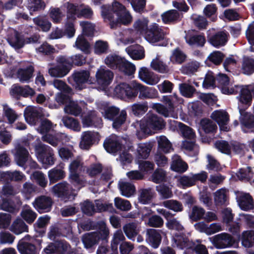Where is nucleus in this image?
<instances>
[{"label": "nucleus", "instance_id": "f257e3e1", "mask_svg": "<svg viewBox=\"0 0 254 254\" xmlns=\"http://www.w3.org/2000/svg\"><path fill=\"white\" fill-rule=\"evenodd\" d=\"M139 126L140 131L137 132L139 135L140 132L143 134L150 133L152 130H159L163 128L165 124L162 119L156 115L149 116L147 119L142 120L137 125Z\"/></svg>", "mask_w": 254, "mask_h": 254}, {"label": "nucleus", "instance_id": "f03ea898", "mask_svg": "<svg viewBox=\"0 0 254 254\" xmlns=\"http://www.w3.org/2000/svg\"><path fill=\"white\" fill-rule=\"evenodd\" d=\"M103 114L105 118L110 120H114L113 127L115 128H119L125 123L126 119V112L125 110L120 112L119 109L115 106L107 108Z\"/></svg>", "mask_w": 254, "mask_h": 254}, {"label": "nucleus", "instance_id": "7ed1b4c3", "mask_svg": "<svg viewBox=\"0 0 254 254\" xmlns=\"http://www.w3.org/2000/svg\"><path fill=\"white\" fill-rule=\"evenodd\" d=\"M101 16H110L115 14L116 16H131L125 5L115 0L112 4H103L101 7Z\"/></svg>", "mask_w": 254, "mask_h": 254}, {"label": "nucleus", "instance_id": "20e7f679", "mask_svg": "<svg viewBox=\"0 0 254 254\" xmlns=\"http://www.w3.org/2000/svg\"><path fill=\"white\" fill-rule=\"evenodd\" d=\"M58 65L49 69V73L52 76L63 77L65 76L71 69V64L63 56L59 57L57 60Z\"/></svg>", "mask_w": 254, "mask_h": 254}, {"label": "nucleus", "instance_id": "39448f33", "mask_svg": "<svg viewBox=\"0 0 254 254\" xmlns=\"http://www.w3.org/2000/svg\"><path fill=\"white\" fill-rule=\"evenodd\" d=\"M58 65L49 69V73L52 76L63 77L65 76L71 69V64L63 56L59 57L57 60Z\"/></svg>", "mask_w": 254, "mask_h": 254}, {"label": "nucleus", "instance_id": "423d86ee", "mask_svg": "<svg viewBox=\"0 0 254 254\" xmlns=\"http://www.w3.org/2000/svg\"><path fill=\"white\" fill-rule=\"evenodd\" d=\"M114 95L121 99H131L137 96V92L135 91L132 89L131 82L129 84L126 83H121L115 87Z\"/></svg>", "mask_w": 254, "mask_h": 254}, {"label": "nucleus", "instance_id": "0eeeda50", "mask_svg": "<svg viewBox=\"0 0 254 254\" xmlns=\"http://www.w3.org/2000/svg\"><path fill=\"white\" fill-rule=\"evenodd\" d=\"M210 117L218 124L221 130L228 131L230 130V127L228 126L229 116L226 111L223 110L214 111L212 113Z\"/></svg>", "mask_w": 254, "mask_h": 254}, {"label": "nucleus", "instance_id": "6e6552de", "mask_svg": "<svg viewBox=\"0 0 254 254\" xmlns=\"http://www.w3.org/2000/svg\"><path fill=\"white\" fill-rule=\"evenodd\" d=\"M131 86L133 90L137 93L139 92L140 99L155 98L158 96V91L155 88L145 86L135 81H131Z\"/></svg>", "mask_w": 254, "mask_h": 254}, {"label": "nucleus", "instance_id": "1a4fd4ad", "mask_svg": "<svg viewBox=\"0 0 254 254\" xmlns=\"http://www.w3.org/2000/svg\"><path fill=\"white\" fill-rule=\"evenodd\" d=\"M53 192L59 197H63L66 201V198L72 200L76 193L72 191L68 184L65 182L58 184L52 188Z\"/></svg>", "mask_w": 254, "mask_h": 254}, {"label": "nucleus", "instance_id": "9d476101", "mask_svg": "<svg viewBox=\"0 0 254 254\" xmlns=\"http://www.w3.org/2000/svg\"><path fill=\"white\" fill-rule=\"evenodd\" d=\"M95 76L97 83L103 87H106L112 82L114 73L106 67L102 66L97 69Z\"/></svg>", "mask_w": 254, "mask_h": 254}, {"label": "nucleus", "instance_id": "9b49d317", "mask_svg": "<svg viewBox=\"0 0 254 254\" xmlns=\"http://www.w3.org/2000/svg\"><path fill=\"white\" fill-rule=\"evenodd\" d=\"M7 41L15 50L21 49L25 44L23 36L12 28H9L8 30Z\"/></svg>", "mask_w": 254, "mask_h": 254}, {"label": "nucleus", "instance_id": "f8f14e48", "mask_svg": "<svg viewBox=\"0 0 254 254\" xmlns=\"http://www.w3.org/2000/svg\"><path fill=\"white\" fill-rule=\"evenodd\" d=\"M212 242L216 248L224 249L232 246L235 240L230 234L223 233L215 236Z\"/></svg>", "mask_w": 254, "mask_h": 254}, {"label": "nucleus", "instance_id": "ddd939ff", "mask_svg": "<svg viewBox=\"0 0 254 254\" xmlns=\"http://www.w3.org/2000/svg\"><path fill=\"white\" fill-rule=\"evenodd\" d=\"M165 33L156 24L150 26L144 33V37L150 43H155L164 39Z\"/></svg>", "mask_w": 254, "mask_h": 254}, {"label": "nucleus", "instance_id": "4468645a", "mask_svg": "<svg viewBox=\"0 0 254 254\" xmlns=\"http://www.w3.org/2000/svg\"><path fill=\"white\" fill-rule=\"evenodd\" d=\"M138 33L133 31L118 32L116 34V40L118 45H128L134 43L139 37Z\"/></svg>", "mask_w": 254, "mask_h": 254}, {"label": "nucleus", "instance_id": "2eb2a0df", "mask_svg": "<svg viewBox=\"0 0 254 254\" xmlns=\"http://www.w3.org/2000/svg\"><path fill=\"white\" fill-rule=\"evenodd\" d=\"M70 249L65 242L60 241L49 244L44 250L43 254H64Z\"/></svg>", "mask_w": 254, "mask_h": 254}, {"label": "nucleus", "instance_id": "dca6fc26", "mask_svg": "<svg viewBox=\"0 0 254 254\" xmlns=\"http://www.w3.org/2000/svg\"><path fill=\"white\" fill-rule=\"evenodd\" d=\"M100 140L98 133L94 131H85L82 133L80 147L83 149H88L93 144Z\"/></svg>", "mask_w": 254, "mask_h": 254}, {"label": "nucleus", "instance_id": "f3484780", "mask_svg": "<svg viewBox=\"0 0 254 254\" xmlns=\"http://www.w3.org/2000/svg\"><path fill=\"white\" fill-rule=\"evenodd\" d=\"M52 203L53 202L50 197L41 196L37 198L32 204L39 212L44 213L50 211Z\"/></svg>", "mask_w": 254, "mask_h": 254}, {"label": "nucleus", "instance_id": "a211bd4d", "mask_svg": "<svg viewBox=\"0 0 254 254\" xmlns=\"http://www.w3.org/2000/svg\"><path fill=\"white\" fill-rule=\"evenodd\" d=\"M85 104L84 102H77L69 100L64 108L65 113L75 116H79L84 110Z\"/></svg>", "mask_w": 254, "mask_h": 254}, {"label": "nucleus", "instance_id": "6ab92c4d", "mask_svg": "<svg viewBox=\"0 0 254 254\" xmlns=\"http://www.w3.org/2000/svg\"><path fill=\"white\" fill-rule=\"evenodd\" d=\"M139 78L149 85H155L160 80L159 77L146 67H141L138 72Z\"/></svg>", "mask_w": 254, "mask_h": 254}, {"label": "nucleus", "instance_id": "aec40b11", "mask_svg": "<svg viewBox=\"0 0 254 254\" xmlns=\"http://www.w3.org/2000/svg\"><path fill=\"white\" fill-rule=\"evenodd\" d=\"M243 90H245L246 92H242V94H239L237 97V99L240 103L246 106H248L251 103L252 96L254 98V84L243 85Z\"/></svg>", "mask_w": 254, "mask_h": 254}, {"label": "nucleus", "instance_id": "412c9836", "mask_svg": "<svg viewBox=\"0 0 254 254\" xmlns=\"http://www.w3.org/2000/svg\"><path fill=\"white\" fill-rule=\"evenodd\" d=\"M90 73L89 71L81 70L75 72L70 78L73 80V85L76 88L81 89L83 88V84L88 81Z\"/></svg>", "mask_w": 254, "mask_h": 254}, {"label": "nucleus", "instance_id": "4be33fe9", "mask_svg": "<svg viewBox=\"0 0 254 254\" xmlns=\"http://www.w3.org/2000/svg\"><path fill=\"white\" fill-rule=\"evenodd\" d=\"M10 93L12 96L15 97L22 96L24 97H32L35 94V90L28 85L22 87L14 85L12 86Z\"/></svg>", "mask_w": 254, "mask_h": 254}, {"label": "nucleus", "instance_id": "5701e85b", "mask_svg": "<svg viewBox=\"0 0 254 254\" xmlns=\"http://www.w3.org/2000/svg\"><path fill=\"white\" fill-rule=\"evenodd\" d=\"M240 114V121L242 125L243 130L247 132L246 128L250 129L254 127V118L250 113L246 112L239 106Z\"/></svg>", "mask_w": 254, "mask_h": 254}, {"label": "nucleus", "instance_id": "b1692460", "mask_svg": "<svg viewBox=\"0 0 254 254\" xmlns=\"http://www.w3.org/2000/svg\"><path fill=\"white\" fill-rule=\"evenodd\" d=\"M25 179V176L22 173L17 171L0 173V182L2 183L9 181H21Z\"/></svg>", "mask_w": 254, "mask_h": 254}, {"label": "nucleus", "instance_id": "393cba45", "mask_svg": "<svg viewBox=\"0 0 254 254\" xmlns=\"http://www.w3.org/2000/svg\"><path fill=\"white\" fill-rule=\"evenodd\" d=\"M40 109L37 108L28 106L24 111V117L26 121L30 125H34L36 124L38 117L40 116Z\"/></svg>", "mask_w": 254, "mask_h": 254}, {"label": "nucleus", "instance_id": "a878e982", "mask_svg": "<svg viewBox=\"0 0 254 254\" xmlns=\"http://www.w3.org/2000/svg\"><path fill=\"white\" fill-rule=\"evenodd\" d=\"M105 149L109 153H115L121 148V145L117 136L112 135L107 138L104 143Z\"/></svg>", "mask_w": 254, "mask_h": 254}, {"label": "nucleus", "instance_id": "bb28decb", "mask_svg": "<svg viewBox=\"0 0 254 254\" xmlns=\"http://www.w3.org/2000/svg\"><path fill=\"white\" fill-rule=\"evenodd\" d=\"M25 67L19 69L17 72V77L22 82H28L32 77L34 71L33 67L28 63Z\"/></svg>", "mask_w": 254, "mask_h": 254}, {"label": "nucleus", "instance_id": "cd10ccee", "mask_svg": "<svg viewBox=\"0 0 254 254\" xmlns=\"http://www.w3.org/2000/svg\"><path fill=\"white\" fill-rule=\"evenodd\" d=\"M30 155L28 151L22 147H18L16 149L15 154V160L17 164L23 167L25 164L28 161Z\"/></svg>", "mask_w": 254, "mask_h": 254}, {"label": "nucleus", "instance_id": "c85d7f7f", "mask_svg": "<svg viewBox=\"0 0 254 254\" xmlns=\"http://www.w3.org/2000/svg\"><path fill=\"white\" fill-rule=\"evenodd\" d=\"M100 240V237L97 232H92L85 234L82 237V241L86 249L91 248L97 244Z\"/></svg>", "mask_w": 254, "mask_h": 254}, {"label": "nucleus", "instance_id": "c756f323", "mask_svg": "<svg viewBox=\"0 0 254 254\" xmlns=\"http://www.w3.org/2000/svg\"><path fill=\"white\" fill-rule=\"evenodd\" d=\"M171 168L175 172L184 173L188 170V165L181 159L179 156L175 155L172 158Z\"/></svg>", "mask_w": 254, "mask_h": 254}, {"label": "nucleus", "instance_id": "7c9ffc66", "mask_svg": "<svg viewBox=\"0 0 254 254\" xmlns=\"http://www.w3.org/2000/svg\"><path fill=\"white\" fill-rule=\"evenodd\" d=\"M220 89L222 93L227 95L236 94L238 93H239L240 94H242V92H246L245 90H243V85L234 84L230 81L228 84L221 86Z\"/></svg>", "mask_w": 254, "mask_h": 254}, {"label": "nucleus", "instance_id": "2f4dec72", "mask_svg": "<svg viewBox=\"0 0 254 254\" xmlns=\"http://www.w3.org/2000/svg\"><path fill=\"white\" fill-rule=\"evenodd\" d=\"M228 35L227 32L220 31L210 38L209 41L214 47L223 46L227 41Z\"/></svg>", "mask_w": 254, "mask_h": 254}, {"label": "nucleus", "instance_id": "473e14b6", "mask_svg": "<svg viewBox=\"0 0 254 254\" xmlns=\"http://www.w3.org/2000/svg\"><path fill=\"white\" fill-rule=\"evenodd\" d=\"M17 249L21 254H36L37 250L35 246L24 240H21L18 245Z\"/></svg>", "mask_w": 254, "mask_h": 254}, {"label": "nucleus", "instance_id": "72a5a7b5", "mask_svg": "<svg viewBox=\"0 0 254 254\" xmlns=\"http://www.w3.org/2000/svg\"><path fill=\"white\" fill-rule=\"evenodd\" d=\"M147 235L148 240L151 246L154 248H158L161 241L160 232L155 229H150L147 230Z\"/></svg>", "mask_w": 254, "mask_h": 254}, {"label": "nucleus", "instance_id": "f704fd0d", "mask_svg": "<svg viewBox=\"0 0 254 254\" xmlns=\"http://www.w3.org/2000/svg\"><path fill=\"white\" fill-rule=\"evenodd\" d=\"M101 118L96 117L94 112H91L89 114L83 117L82 122L83 127H88L91 126H97L101 123Z\"/></svg>", "mask_w": 254, "mask_h": 254}, {"label": "nucleus", "instance_id": "c9c22d12", "mask_svg": "<svg viewBox=\"0 0 254 254\" xmlns=\"http://www.w3.org/2000/svg\"><path fill=\"white\" fill-rule=\"evenodd\" d=\"M55 157L53 149H49L47 152L38 160L42 164L44 168L47 169L54 164Z\"/></svg>", "mask_w": 254, "mask_h": 254}, {"label": "nucleus", "instance_id": "e433bc0d", "mask_svg": "<svg viewBox=\"0 0 254 254\" xmlns=\"http://www.w3.org/2000/svg\"><path fill=\"white\" fill-rule=\"evenodd\" d=\"M239 204L240 208L248 210L253 207V199L248 193H242L239 196Z\"/></svg>", "mask_w": 254, "mask_h": 254}, {"label": "nucleus", "instance_id": "4c0bfd02", "mask_svg": "<svg viewBox=\"0 0 254 254\" xmlns=\"http://www.w3.org/2000/svg\"><path fill=\"white\" fill-rule=\"evenodd\" d=\"M129 56L134 60L141 59L144 57L143 48L140 45L127 47L126 49Z\"/></svg>", "mask_w": 254, "mask_h": 254}, {"label": "nucleus", "instance_id": "58836bf2", "mask_svg": "<svg viewBox=\"0 0 254 254\" xmlns=\"http://www.w3.org/2000/svg\"><path fill=\"white\" fill-rule=\"evenodd\" d=\"M9 230L16 235L28 231V227L21 219H16L12 223Z\"/></svg>", "mask_w": 254, "mask_h": 254}, {"label": "nucleus", "instance_id": "ea45409f", "mask_svg": "<svg viewBox=\"0 0 254 254\" xmlns=\"http://www.w3.org/2000/svg\"><path fill=\"white\" fill-rule=\"evenodd\" d=\"M119 188L122 195L127 197H129L133 195L135 191L134 186L127 182H120L119 183Z\"/></svg>", "mask_w": 254, "mask_h": 254}, {"label": "nucleus", "instance_id": "a19ab883", "mask_svg": "<svg viewBox=\"0 0 254 254\" xmlns=\"http://www.w3.org/2000/svg\"><path fill=\"white\" fill-rule=\"evenodd\" d=\"M157 138L159 151L167 153L170 152L173 149L171 142L166 136H160Z\"/></svg>", "mask_w": 254, "mask_h": 254}, {"label": "nucleus", "instance_id": "79ce46f5", "mask_svg": "<svg viewBox=\"0 0 254 254\" xmlns=\"http://www.w3.org/2000/svg\"><path fill=\"white\" fill-rule=\"evenodd\" d=\"M162 101L174 110L175 107L178 104H181L183 100L176 94H173L169 96H163Z\"/></svg>", "mask_w": 254, "mask_h": 254}, {"label": "nucleus", "instance_id": "37998d69", "mask_svg": "<svg viewBox=\"0 0 254 254\" xmlns=\"http://www.w3.org/2000/svg\"><path fill=\"white\" fill-rule=\"evenodd\" d=\"M185 39L186 42L190 46L196 45L202 47L206 42L204 37L202 35L191 36L189 33L186 35Z\"/></svg>", "mask_w": 254, "mask_h": 254}, {"label": "nucleus", "instance_id": "c03bdc74", "mask_svg": "<svg viewBox=\"0 0 254 254\" xmlns=\"http://www.w3.org/2000/svg\"><path fill=\"white\" fill-rule=\"evenodd\" d=\"M118 69L125 74L130 75L134 73L135 67L134 64L123 58Z\"/></svg>", "mask_w": 254, "mask_h": 254}, {"label": "nucleus", "instance_id": "a18cd8bd", "mask_svg": "<svg viewBox=\"0 0 254 254\" xmlns=\"http://www.w3.org/2000/svg\"><path fill=\"white\" fill-rule=\"evenodd\" d=\"M64 125L67 127L70 128L75 131H79L81 129V127L79 122L75 119L65 116L62 119Z\"/></svg>", "mask_w": 254, "mask_h": 254}, {"label": "nucleus", "instance_id": "49530a36", "mask_svg": "<svg viewBox=\"0 0 254 254\" xmlns=\"http://www.w3.org/2000/svg\"><path fill=\"white\" fill-rule=\"evenodd\" d=\"M152 146L148 143H141L138 144L136 149L137 156L138 158H146L148 157Z\"/></svg>", "mask_w": 254, "mask_h": 254}, {"label": "nucleus", "instance_id": "de8ad7c7", "mask_svg": "<svg viewBox=\"0 0 254 254\" xmlns=\"http://www.w3.org/2000/svg\"><path fill=\"white\" fill-rule=\"evenodd\" d=\"M123 58L116 55H109L104 60L105 64L113 69H118Z\"/></svg>", "mask_w": 254, "mask_h": 254}, {"label": "nucleus", "instance_id": "09e8293b", "mask_svg": "<svg viewBox=\"0 0 254 254\" xmlns=\"http://www.w3.org/2000/svg\"><path fill=\"white\" fill-rule=\"evenodd\" d=\"M123 230L127 237L130 239H133L139 232L138 225L135 223L126 224L124 226Z\"/></svg>", "mask_w": 254, "mask_h": 254}, {"label": "nucleus", "instance_id": "8fccbe9b", "mask_svg": "<svg viewBox=\"0 0 254 254\" xmlns=\"http://www.w3.org/2000/svg\"><path fill=\"white\" fill-rule=\"evenodd\" d=\"M114 17H105V21L109 22L111 28H113L117 26L118 24H122L124 25H127L129 24L131 21V17H118L116 21L114 22Z\"/></svg>", "mask_w": 254, "mask_h": 254}, {"label": "nucleus", "instance_id": "3c124183", "mask_svg": "<svg viewBox=\"0 0 254 254\" xmlns=\"http://www.w3.org/2000/svg\"><path fill=\"white\" fill-rule=\"evenodd\" d=\"M207 164L206 168L208 171H219L222 169L220 163L217 160L210 154H207L206 156Z\"/></svg>", "mask_w": 254, "mask_h": 254}, {"label": "nucleus", "instance_id": "603ef678", "mask_svg": "<svg viewBox=\"0 0 254 254\" xmlns=\"http://www.w3.org/2000/svg\"><path fill=\"white\" fill-rule=\"evenodd\" d=\"M200 66V64L197 61H192L188 63L186 65L183 66L181 71L183 73L187 74H193L197 72Z\"/></svg>", "mask_w": 254, "mask_h": 254}, {"label": "nucleus", "instance_id": "864d4df0", "mask_svg": "<svg viewBox=\"0 0 254 254\" xmlns=\"http://www.w3.org/2000/svg\"><path fill=\"white\" fill-rule=\"evenodd\" d=\"M228 191L225 189H221L214 194V201L217 205H223L227 200Z\"/></svg>", "mask_w": 254, "mask_h": 254}, {"label": "nucleus", "instance_id": "5fc2aeb1", "mask_svg": "<svg viewBox=\"0 0 254 254\" xmlns=\"http://www.w3.org/2000/svg\"><path fill=\"white\" fill-rule=\"evenodd\" d=\"M46 4L42 0H30L28 7L30 14L32 15L34 12L43 10Z\"/></svg>", "mask_w": 254, "mask_h": 254}, {"label": "nucleus", "instance_id": "6e6d98bb", "mask_svg": "<svg viewBox=\"0 0 254 254\" xmlns=\"http://www.w3.org/2000/svg\"><path fill=\"white\" fill-rule=\"evenodd\" d=\"M114 204L116 207L121 211H127L131 208V204L128 200L119 197L114 199Z\"/></svg>", "mask_w": 254, "mask_h": 254}, {"label": "nucleus", "instance_id": "4d7b16f0", "mask_svg": "<svg viewBox=\"0 0 254 254\" xmlns=\"http://www.w3.org/2000/svg\"><path fill=\"white\" fill-rule=\"evenodd\" d=\"M64 171L56 168L52 169L48 172V177L51 183H55L59 180L64 178Z\"/></svg>", "mask_w": 254, "mask_h": 254}, {"label": "nucleus", "instance_id": "13d9d810", "mask_svg": "<svg viewBox=\"0 0 254 254\" xmlns=\"http://www.w3.org/2000/svg\"><path fill=\"white\" fill-rule=\"evenodd\" d=\"M21 217L28 223H32L36 219L37 214L29 207H25L21 212Z\"/></svg>", "mask_w": 254, "mask_h": 254}, {"label": "nucleus", "instance_id": "bf43d9fd", "mask_svg": "<svg viewBox=\"0 0 254 254\" xmlns=\"http://www.w3.org/2000/svg\"><path fill=\"white\" fill-rule=\"evenodd\" d=\"M186 59V55L178 49L174 50L170 57V61L173 64H181Z\"/></svg>", "mask_w": 254, "mask_h": 254}, {"label": "nucleus", "instance_id": "052dcab7", "mask_svg": "<svg viewBox=\"0 0 254 254\" xmlns=\"http://www.w3.org/2000/svg\"><path fill=\"white\" fill-rule=\"evenodd\" d=\"M243 72L247 75L254 72V59L249 58L244 59L242 64Z\"/></svg>", "mask_w": 254, "mask_h": 254}, {"label": "nucleus", "instance_id": "680f3d73", "mask_svg": "<svg viewBox=\"0 0 254 254\" xmlns=\"http://www.w3.org/2000/svg\"><path fill=\"white\" fill-rule=\"evenodd\" d=\"M151 67L155 70L158 71L161 73H166L168 71V68L162 61L158 57L153 59L151 63Z\"/></svg>", "mask_w": 254, "mask_h": 254}, {"label": "nucleus", "instance_id": "e2e57ef3", "mask_svg": "<svg viewBox=\"0 0 254 254\" xmlns=\"http://www.w3.org/2000/svg\"><path fill=\"white\" fill-rule=\"evenodd\" d=\"M236 175L239 180L247 181H250L253 177V173L249 167L240 169Z\"/></svg>", "mask_w": 254, "mask_h": 254}, {"label": "nucleus", "instance_id": "0e129e2a", "mask_svg": "<svg viewBox=\"0 0 254 254\" xmlns=\"http://www.w3.org/2000/svg\"><path fill=\"white\" fill-rule=\"evenodd\" d=\"M37 144L34 145L35 154L38 160L47 152L49 149H52L50 147L42 143L39 139L36 140Z\"/></svg>", "mask_w": 254, "mask_h": 254}, {"label": "nucleus", "instance_id": "69168bd1", "mask_svg": "<svg viewBox=\"0 0 254 254\" xmlns=\"http://www.w3.org/2000/svg\"><path fill=\"white\" fill-rule=\"evenodd\" d=\"M153 195L154 193L150 189H142L140 191L138 200L141 203L146 204L151 200Z\"/></svg>", "mask_w": 254, "mask_h": 254}, {"label": "nucleus", "instance_id": "338daca9", "mask_svg": "<svg viewBox=\"0 0 254 254\" xmlns=\"http://www.w3.org/2000/svg\"><path fill=\"white\" fill-rule=\"evenodd\" d=\"M96 228L98 230L97 233L99 236L100 240H106L109 236V230L107 227L104 221H101L97 223Z\"/></svg>", "mask_w": 254, "mask_h": 254}, {"label": "nucleus", "instance_id": "774afa93", "mask_svg": "<svg viewBox=\"0 0 254 254\" xmlns=\"http://www.w3.org/2000/svg\"><path fill=\"white\" fill-rule=\"evenodd\" d=\"M242 243L245 247H251L254 243V233L250 231L244 232L242 238Z\"/></svg>", "mask_w": 254, "mask_h": 254}]
</instances>
